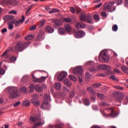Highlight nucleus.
Masks as SVG:
<instances>
[{"label":"nucleus","mask_w":128,"mask_h":128,"mask_svg":"<svg viewBox=\"0 0 128 128\" xmlns=\"http://www.w3.org/2000/svg\"><path fill=\"white\" fill-rule=\"evenodd\" d=\"M10 98H16L18 96V88L16 86H10L6 88Z\"/></svg>","instance_id":"f257e3e1"},{"label":"nucleus","mask_w":128,"mask_h":128,"mask_svg":"<svg viewBox=\"0 0 128 128\" xmlns=\"http://www.w3.org/2000/svg\"><path fill=\"white\" fill-rule=\"evenodd\" d=\"M99 60L102 62H108L110 60V56L106 50H102L99 55Z\"/></svg>","instance_id":"f03ea898"},{"label":"nucleus","mask_w":128,"mask_h":128,"mask_svg":"<svg viewBox=\"0 0 128 128\" xmlns=\"http://www.w3.org/2000/svg\"><path fill=\"white\" fill-rule=\"evenodd\" d=\"M98 70H110L112 68L110 66L108 65H96V66H94V68H91L90 69V72H94L98 71Z\"/></svg>","instance_id":"7ed1b4c3"},{"label":"nucleus","mask_w":128,"mask_h":128,"mask_svg":"<svg viewBox=\"0 0 128 128\" xmlns=\"http://www.w3.org/2000/svg\"><path fill=\"white\" fill-rule=\"evenodd\" d=\"M30 120L31 122H36V123L33 126V128H37V126H40L44 124V120L36 117L32 116L30 118Z\"/></svg>","instance_id":"20e7f679"},{"label":"nucleus","mask_w":128,"mask_h":128,"mask_svg":"<svg viewBox=\"0 0 128 128\" xmlns=\"http://www.w3.org/2000/svg\"><path fill=\"white\" fill-rule=\"evenodd\" d=\"M28 42L24 43V44L22 42H18L15 46V50L18 52H22L28 46Z\"/></svg>","instance_id":"39448f33"},{"label":"nucleus","mask_w":128,"mask_h":128,"mask_svg":"<svg viewBox=\"0 0 128 128\" xmlns=\"http://www.w3.org/2000/svg\"><path fill=\"white\" fill-rule=\"evenodd\" d=\"M114 6V2H110L104 4V10H109L110 12L116 10V6Z\"/></svg>","instance_id":"423d86ee"},{"label":"nucleus","mask_w":128,"mask_h":128,"mask_svg":"<svg viewBox=\"0 0 128 128\" xmlns=\"http://www.w3.org/2000/svg\"><path fill=\"white\" fill-rule=\"evenodd\" d=\"M70 71L74 74H79V76H82V66H77L75 68H71Z\"/></svg>","instance_id":"0eeeda50"},{"label":"nucleus","mask_w":128,"mask_h":128,"mask_svg":"<svg viewBox=\"0 0 128 128\" xmlns=\"http://www.w3.org/2000/svg\"><path fill=\"white\" fill-rule=\"evenodd\" d=\"M109 110L111 112L110 114H106V113H103L102 114L105 118H116L118 116V114L114 111L112 108H110Z\"/></svg>","instance_id":"6e6552de"},{"label":"nucleus","mask_w":128,"mask_h":128,"mask_svg":"<svg viewBox=\"0 0 128 128\" xmlns=\"http://www.w3.org/2000/svg\"><path fill=\"white\" fill-rule=\"evenodd\" d=\"M18 4V1L12 2V0H0V4H12V6H16Z\"/></svg>","instance_id":"1a4fd4ad"},{"label":"nucleus","mask_w":128,"mask_h":128,"mask_svg":"<svg viewBox=\"0 0 128 128\" xmlns=\"http://www.w3.org/2000/svg\"><path fill=\"white\" fill-rule=\"evenodd\" d=\"M50 100H52V99H50V96L47 94H45L44 96V104L41 106V108L42 110H46V108H44V106H46V104H48V103L50 102Z\"/></svg>","instance_id":"9d476101"},{"label":"nucleus","mask_w":128,"mask_h":128,"mask_svg":"<svg viewBox=\"0 0 128 128\" xmlns=\"http://www.w3.org/2000/svg\"><path fill=\"white\" fill-rule=\"evenodd\" d=\"M32 80L33 82H44L46 79V76H42L40 78H36L32 74Z\"/></svg>","instance_id":"9b49d317"},{"label":"nucleus","mask_w":128,"mask_h":128,"mask_svg":"<svg viewBox=\"0 0 128 128\" xmlns=\"http://www.w3.org/2000/svg\"><path fill=\"white\" fill-rule=\"evenodd\" d=\"M68 76V72H62L58 76V80L59 82H62V80H64V78H66Z\"/></svg>","instance_id":"f8f14e48"},{"label":"nucleus","mask_w":128,"mask_h":128,"mask_svg":"<svg viewBox=\"0 0 128 128\" xmlns=\"http://www.w3.org/2000/svg\"><path fill=\"white\" fill-rule=\"evenodd\" d=\"M86 36V33L82 30H80L75 33V37L76 38H80Z\"/></svg>","instance_id":"ddd939ff"},{"label":"nucleus","mask_w":128,"mask_h":128,"mask_svg":"<svg viewBox=\"0 0 128 128\" xmlns=\"http://www.w3.org/2000/svg\"><path fill=\"white\" fill-rule=\"evenodd\" d=\"M85 64L88 66H92L89 68V71L90 68H94V66H96V65H98V64H95L94 61L88 62Z\"/></svg>","instance_id":"4468645a"},{"label":"nucleus","mask_w":128,"mask_h":128,"mask_svg":"<svg viewBox=\"0 0 128 128\" xmlns=\"http://www.w3.org/2000/svg\"><path fill=\"white\" fill-rule=\"evenodd\" d=\"M8 52H9V50H6L2 54V58H6L4 60L6 62H8V60H6L8 58H10V55L8 54Z\"/></svg>","instance_id":"2eb2a0df"},{"label":"nucleus","mask_w":128,"mask_h":128,"mask_svg":"<svg viewBox=\"0 0 128 128\" xmlns=\"http://www.w3.org/2000/svg\"><path fill=\"white\" fill-rule=\"evenodd\" d=\"M16 22V20H12L10 21L7 23V24L8 26V30H12L14 28V24Z\"/></svg>","instance_id":"dca6fc26"},{"label":"nucleus","mask_w":128,"mask_h":128,"mask_svg":"<svg viewBox=\"0 0 128 128\" xmlns=\"http://www.w3.org/2000/svg\"><path fill=\"white\" fill-rule=\"evenodd\" d=\"M38 38L39 40H43L44 38V32L43 31H40L38 36Z\"/></svg>","instance_id":"f3484780"},{"label":"nucleus","mask_w":128,"mask_h":128,"mask_svg":"<svg viewBox=\"0 0 128 128\" xmlns=\"http://www.w3.org/2000/svg\"><path fill=\"white\" fill-rule=\"evenodd\" d=\"M64 28L66 32H72V26H70V25L69 24H65Z\"/></svg>","instance_id":"a211bd4d"},{"label":"nucleus","mask_w":128,"mask_h":128,"mask_svg":"<svg viewBox=\"0 0 128 128\" xmlns=\"http://www.w3.org/2000/svg\"><path fill=\"white\" fill-rule=\"evenodd\" d=\"M35 89L36 92H44L42 87L40 85H36L35 86Z\"/></svg>","instance_id":"6ab92c4d"},{"label":"nucleus","mask_w":128,"mask_h":128,"mask_svg":"<svg viewBox=\"0 0 128 128\" xmlns=\"http://www.w3.org/2000/svg\"><path fill=\"white\" fill-rule=\"evenodd\" d=\"M46 30L48 34H52L54 32V28H52L50 26H47L46 27Z\"/></svg>","instance_id":"aec40b11"},{"label":"nucleus","mask_w":128,"mask_h":128,"mask_svg":"<svg viewBox=\"0 0 128 128\" xmlns=\"http://www.w3.org/2000/svg\"><path fill=\"white\" fill-rule=\"evenodd\" d=\"M31 102L34 106H40V101L36 98L32 99Z\"/></svg>","instance_id":"412c9836"},{"label":"nucleus","mask_w":128,"mask_h":128,"mask_svg":"<svg viewBox=\"0 0 128 128\" xmlns=\"http://www.w3.org/2000/svg\"><path fill=\"white\" fill-rule=\"evenodd\" d=\"M115 94H116L117 96L120 98H124L125 96L124 94L122 92H115Z\"/></svg>","instance_id":"4be33fe9"},{"label":"nucleus","mask_w":128,"mask_h":128,"mask_svg":"<svg viewBox=\"0 0 128 128\" xmlns=\"http://www.w3.org/2000/svg\"><path fill=\"white\" fill-rule=\"evenodd\" d=\"M50 128H62V126H64V124H56L52 126V124H49Z\"/></svg>","instance_id":"5701e85b"},{"label":"nucleus","mask_w":128,"mask_h":128,"mask_svg":"<svg viewBox=\"0 0 128 128\" xmlns=\"http://www.w3.org/2000/svg\"><path fill=\"white\" fill-rule=\"evenodd\" d=\"M85 22L88 24H90L92 22V17L91 16L88 15L86 18Z\"/></svg>","instance_id":"b1692460"},{"label":"nucleus","mask_w":128,"mask_h":128,"mask_svg":"<svg viewBox=\"0 0 128 128\" xmlns=\"http://www.w3.org/2000/svg\"><path fill=\"white\" fill-rule=\"evenodd\" d=\"M64 83L66 86H72V82L68 79H65Z\"/></svg>","instance_id":"393cba45"},{"label":"nucleus","mask_w":128,"mask_h":128,"mask_svg":"<svg viewBox=\"0 0 128 128\" xmlns=\"http://www.w3.org/2000/svg\"><path fill=\"white\" fill-rule=\"evenodd\" d=\"M58 32L60 36H63V34H64L66 33V30L64 29V28H60L58 30Z\"/></svg>","instance_id":"a878e982"},{"label":"nucleus","mask_w":128,"mask_h":128,"mask_svg":"<svg viewBox=\"0 0 128 128\" xmlns=\"http://www.w3.org/2000/svg\"><path fill=\"white\" fill-rule=\"evenodd\" d=\"M68 78L70 80H72L73 82H76V80H78L76 77V76H74V75H69Z\"/></svg>","instance_id":"bb28decb"},{"label":"nucleus","mask_w":128,"mask_h":128,"mask_svg":"<svg viewBox=\"0 0 128 128\" xmlns=\"http://www.w3.org/2000/svg\"><path fill=\"white\" fill-rule=\"evenodd\" d=\"M85 78L87 80H90L92 78V75L90 73L86 72L85 74Z\"/></svg>","instance_id":"cd10ccee"},{"label":"nucleus","mask_w":128,"mask_h":128,"mask_svg":"<svg viewBox=\"0 0 128 128\" xmlns=\"http://www.w3.org/2000/svg\"><path fill=\"white\" fill-rule=\"evenodd\" d=\"M22 106H30V101L28 100L24 101Z\"/></svg>","instance_id":"c85d7f7f"},{"label":"nucleus","mask_w":128,"mask_h":128,"mask_svg":"<svg viewBox=\"0 0 128 128\" xmlns=\"http://www.w3.org/2000/svg\"><path fill=\"white\" fill-rule=\"evenodd\" d=\"M60 12V10L56 8H52L48 12V13L52 14H54V12Z\"/></svg>","instance_id":"c756f323"},{"label":"nucleus","mask_w":128,"mask_h":128,"mask_svg":"<svg viewBox=\"0 0 128 128\" xmlns=\"http://www.w3.org/2000/svg\"><path fill=\"white\" fill-rule=\"evenodd\" d=\"M81 20H86V14L84 12H82L80 17Z\"/></svg>","instance_id":"7c9ffc66"},{"label":"nucleus","mask_w":128,"mask_h":128,"mask_svg":"<svg viewBox=\"0 0 128 128\" xmlns=\"http://www.w3.org/2000/svg\"><path fill=\"white\" fill-rule=\"evenodd\" d=\"M20 92H22V94H26V87H22L20 90Z\"/></svg>","instance_id":"2f4dec72"},{"label":"nucleus","mask_w":128,"mask_h":128,"mask_svg":"<svg viewBox=\"0 0 128 128\" xmlns=\"http://www.w3.org/2000/svg\"><path fill=\"white\" fill-rule=\"evenodd\" d=\"M122 70L125 74H128V68L126 66H123L122 67Z\"/></svg>","instance_id":"473e14b6"},{"label":"nucleus","mask_w":128,"mask_h":128,"mask_svg":"<svg viewBox=\"0 0 128 128\" xmlns=\"http://www.w3.org/2000/svg\"><path fill=\"white\" fill-rule=\"evenodd\" d=\"M62 84L60 83H55L54 88L56 90H60Z\"/></svg>","instance_id":"72a5a7b5"},{"label":"nucleus","mask_w":128,"mask_h":128,"mask_svg":"<svg viewBox=\"0 0 128 128\" xmlns=\"http://www.w3.org/2000/svg\"><path fill=\"white\" fill-rule=\"evenodd\" d=\"M33 38H34V36L32 34H30L25 38V39L26 40H33Z\"/></svg>","instance_id":"f704fd0d"},{"label":"nucleus","mask_w":128,"mask_h":128,"mask_svg":"<svg viewBox=\"0 0 128 128\" xmlns=\"http://www.w3.org/2000/svg\"><path fill=\"white\" fill-rule=\"evenodd\" d=\"M112 30L113 32H117L118 30V25L114 24L112 28Z\"/></svg>","instance_id":"c9c22d12"},{"label":"nucleus","mask_w":128,"mask_h":128,"mask_svg":"<svg viewBox=\"0 0 128 128\" xmlns=\"http://www.w3.org/2000/svg\"><path fill=\"white\" fill-rule=\"evenodd\" d=\"M46 24V20L43 19L40 20V26H42L44 24Z\"/></svg>","instance_id":"e433bc0d"},{"label":"nucleus","mask_w":128,"mask_h":128,"mask_svg":"<svg viewBox=\"0 0 128 128\" xmlns=\"http://www.w3.org/2000/svg\"><path fill=\"white\" fill-rule=\"evenodd\" d=\"M16 58L14 56H12L10 58V61L11 62H16Z\"/></svg>","instance_id":"4c0bfd02"},{"label":"nucleus","mask_w":128,"mask_h":128,"mask_svg":"<svg viewBox=\"0 0 128 128\" xmlns=\"http://www.w3.org/2000/svg\"><path fill=\"white\" fill-rule=\"evenodd\" d=\"M94 19L96 21L98 22L100 20V16L98 14H94Z\"/></svg>","instance_id":"58836bf2"},{"label":"nucleus","mask_w":128,"mask_h":128,"mask_svg":"<svg viewBox=\"0 0 128 128\" xmlns=\"http://www.w3.org/2000/svg\"><path fill=\"white\" fill-rule=\"evenodd\" d=\"M114 88L117 90H124V87L120 86H114Z\"/></svg>","instance_id":"ea45409f"},{"label":"nucleus","mask_w":128,"mask_h":128,"mask_svg":"<svg viewBox=\"0 0 128 128\" xmlns=\"http://www.w3.org/2000/svg\"><path fill=\"white\" fill-rule=\"evenodd\" d=\"M84 104L85 106H90V100L88 99L85 100Z\"/></svg>","instance_id":"a19ab883"},{"label":"nucleus","mask_w":128,"mask_h":128,"mask_svg":"<svg viewBox=\"0 0 128 128\" xmlns=\"http://www.w3.org/2000/svg\"><path fill=\"white\" fill-rule=\"evenodd\" d=\"M20 20H15V22H14L15 26H18L20 25Z\"/></svg>","instance_id":"79ce46f5"},{"label":"nucleus","mask_w":128,"mask_h":128,"mask_svg":"<svg viewBox=\"0 0 128 128\" xmlns=\"http://www.w3.org/2000/svg\"><path fill=\"white\" fill-rule=\"evenodd\" d=\"M97 96H98V98H99L102 99V98H104V95L103 94H102L98 93Z\"/></svg>","instance_id":"37998d69"},{"label":"nucleus","mask_w":128,"mask_h":128,"mask_svg":"<svg viewBox=\"0 0 128 128\" xmlns=\"http://www.w3.org/2000/svg\"><path fill=\"white\" fill-rule=\"evenodd\" d=\"M88 90L90 92H92V94H94V88H92L91 87L88 88Z\"/></svg>","instance_id":"c03bdc74"},{"label":"nucleus","mask_w":128,"mask_h":128,"mask_svg":"<svg viewBox=\"0 0 128 128\" xmlns=\"http://www.w3.org/2000/svg\"><path fill=\"white\" fill-rule=\"evenodd\" d=\"M110 78H112V80H114L115 82H118V79H116V78L114 76H110Z\"/></svg>","instance_id":"a18cd8bd"},{"label":"nucleus","mask_w":128,"mask_h":128,"mask_svg":"<svg viewBox=\"0 0 128 128\" xmlns=\"http://www.w3.org/2000/svg\"><path fill=\"white\" fill-rule=\"evenodd\" d=\"M100 106H110V104H108V103H106L104 102H101L100 103Z\"/></svg>","instance_id":"49530a36"},{"label":"nucleus","mask_w":128,"mask_h":128,"mask_svg":"<svg viewBox=\"0 0 128 128\" xmlns=\"http://www.w3.org/2000/svg\"><path fill=\"white\" fill-rule=\"evenodd\" d=\"M82 24V22H78L76 24V28H80V26Z\"/></svg>","instance_id":"de8ad7c7"},{"label":"nucleus","mask_w":128,"mask_h":128,"mask_svg":"<svg viewBox=\"0 0 128 128\" xmlns=\"http://www.w3.org/2000/svg\"><path fill=\"white\" fill-rule=\"evenodd\" d=\"M64 20L66 22H72V20L70 18H64Z\"/></svg>","instance_id":"09e8293b"},{"label":"nucleus","mask_w":128,"mask_h":128,"mask_svg":"<svg viewBox=\"0 0 128 128\" xmlns=\"http://www.w3.org/2000/svg\"><path fill=\"white\" fill-rule=\"evenodd\" d=\"M14 16H7V20H14Z\"/></svg>","instance_id":"8fccbe9b"},{"label":"nucleus","mask_w":128,"mask_h":128,"mask_svg":"<svg viewBox=\"0 0 128 128\" xmlns=\"http://www.w3.org/2000/svg\"><path fill=\"white\" fill-rule=\"evenodd\" d=\"M20 101L16 102L14 105V108H16V106H20Z\"/></svg>","instance_id":"3c124183"},{"label":"nucleus","mask_w":128,"mask_h":128,"mask_svg":"<svg viewBox=\"0 0 128 128\" xmlns=\"http://www.w3.org/2000/svg\"><path fill=\"white\" fill-rule=\"evenodd\" d=\"M36 30V26H33L30 28V30Z\"/></svg>","instance_id":"603ef678"},{"label":"nucleus","mask_w":128,"mask_h":128,"mask_svg":"<svg viewBox=\"0 0 128 128\" xmlns=\"http://www.w3.org/2000/svg\"><path fill=\"white\" fill-rule=\"evenodd\" d=\"M5 72H6L4 71V69L2 68L0 69V74H2V76H3V74H4Z\"/></svg>","instance_id":"864d4df0"},{"label":"nucleus","mask_w":128,"mask_h":128,"mask_svg":"<svg viewBox=\"0 0 128 128\" xmlns=\"http://www.w3.org/2000/svg\"><path fill=\"white\" fill-rule=\"evenodd\" d=\"M26 20V18H24V16H22V20H19L20 21V22L21 24H22V22H24V20Z\"/></svg>","instance_id":"5fc2aeb1"},{"label":"nucleus","mask_w":128,"mask_h":128,"mask_svg":"<svg viewBox=\"0 0 128 128\" xmlns=\"http://www.w3.org/2000/svg\"><path fill=\"white\" fill-rule=\"evenodd\" d=\"M114 72H116V74H120V71L117 68H114Z\"/></svg>","instance_id":"6e6d98bb"},{"label":"nucleus","mask_w":128,"mask_h":128,"mask_svg":"<svg viewBox=\"0 0 128 128\" xmlns=\"http://www.w3.org/2000/svg\"><path fill=\"white\" fill-rule=\"evenodd\" d=\"M34 84H32L29 86V88H30V92H32L34 90Z\"/></svg>","instance_id":"4d7b16f0"},{"label":"nucleus","mask_w":128,"mask_h":128,"mask_svg":"<svg viewBox=\"0 0 128 128\" xmlns=\"http://www.w3.org/2000/svg\"><path fill=\"white\" fill-rule=\"evenodd\" d=\"M100 86H102V84H94V88H100Z\"/></svg>","instance_id":"13d9d810"},{"label":"nucleus","mask_w":128,"mask_h":128,"mask_svg":"<svg viewBox=\"0 0 128 128\" xmlns=\"http://www.w3.org/2000/svg\"><path fill=\"white\" fill-rule=\"evenodd\" d=\"M122 4V0H117V4L120 6V4Z\"/></svg>","instance_id":"bf43d9fd"},{"label":"nucleus","mask_w":128,"mask_h":128,"mask_svg":"<svg viewBox=\"0 0 128 128\" xmlns=\"http://www.w3.org/2000/svg\"><path fill=\"white\" fill-rule=\"evenodd\" d=\"M70 11L72 14H74V12H76V10H74V8H70Z\"/></svg>","instance_id":"052dcab7"},{"label":"nucleus","mask_w":128,"mask_h":128,"mask_svg":"<svg viewBox=\"0 0 128 128\" xmlns=\"http://www.w3.org/2000/svg\"><path fill=\"white\" fill-rule=\"evenodd\" d=\"M42 87L44 90H46V88H48V86H46V84H42Z\"/></svg>","instance_id":"680f3d73"},{"label":"nucleus","mask_w":128,"mask_h":128,"mask_svg":"<svg viewBox=\"0 0 128 128\" xmlns=\"http://www.w3.org/2000/svg\"><path fill=\"white\" fill-rule=\"evenodd\" d=\"M63 90L65 92H70V90L66 87H64Z\"/></svg>","instance_id":"e2e57ef3"},{"label":"nucleus","mask_w":128,"mask_h":128,"mask_svg":"<svg viewBox=\"0 0 128 128\" xmlns=\"http://www.w3.org/2000/svg\"><path fill=\"white\" fill-rule=\"evenodd\" d=\"M8 32L6 28H4L2 30V34H4V32Z\"/></svg>","instance_id":"0e129e2a"},{"label":"nucleus","mask_w":128,"mask_h":128,"mask_svg":"<svg viewBox=\"0 0 128 128\" xmlns=\"http://www.w3.org/2000/svg\"><path fill=\"white\" fill-rule=\"evenodd\" d=\"M78 80L80 84H82V78L80 77V75H78Z\"/></svg>","instance_id":"69168bd1"},{"label":"nucleus","mask_w":128,"mask_h":128,"mask_svg":"<svg viewBox=\"0 0 128 128\" xmlns=\"http://www.w3.org/2000/svg\"><path fill=\"white\" fill-rule=\"evenodd\" d=\"M9 14H16V11L11 10V11L9 12Z\"/></svg>","instance_id":"338daca9"},{"label":"nucleus","mask_w":128,"mask_h":128,"mask_svg":"<svg viewBox=\"0 0 128 128\" xmlns=\"http://www.w3.org/2000/svg\"><path fill=\"white\" fill-rule=\"evenodd\" d=\"M25 14L26 16H30V12L29 10H27L25 12Z\"/></svg>","instance_id":"774afa93"}]
</instances>
